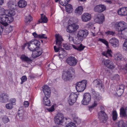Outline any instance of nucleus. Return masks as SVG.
<instances>
[{"label":"nucleus","instance_id":"f257e3e1","mask_svg":"<svg viewBox=\"0 0 127 127\" xmlns=\"http://www.w3.org/2000/svg\"><path fill=\"white\" fill-rule=\"evenodd\" d=\"M55 36L56 38V44L58 45L59 47L57 48L56 46H54V50L56 52H57L60 50L59 55V57L64 58L66 55V53L64 49L62 47H62L61 41H63V39L61 37L59 36L57 34H56Z\"/></svg>","mask_w":127,"mask_h":127},{"label":"nucleus","instance_id":"f03ea898","mask_svg":"<svg viewBox=\"0 0 127 127\" xmlns=\"http://www.w3.org/2000/svg\"><path fill=\"white\" fill-rule=\"evenodd\" d=\"M88 33L87 30H81L78 31L74 41V43L76 44L80 43L86 37Z\"/></svg>","mask_w":127,"mask_h":127},{"label":"nucleus","instance_id":"7ed1b4c3","mask_svg":"<svg viewBox=\"0 0 127 127\" xmlns=\"http://www.w3.org/2000/svg\"><path fill=\"white\" fill-rule=\"evenodd\" d=\"M13 20V18L12 17L10 16L7 13L1 15L0 16V23L5 26L8 25V23L12 22Z\"/></svg>","mask_w":127,"mask_h":127},{"label":"nucleus","instance_id":"20e7f679","mask_svg":"<svg viewBox=\"0 0 127 127\" xmlns=\"http://www.w3.org/2000/svg\"><path fill=\"white\" fill-rule=\"evenodd\" d=\"M74 74V70L72 67L69 68L66 71H63L62 78L65 81H67L72 77V75Z\"/></svg>","mask_w":127,"mask_h":127},{"label":"nucleus","instance_id":"39448f33","mask_svg":"<svg viewBox=\"0 0 127 127\" xmlns=\"http://www.w3.org/2000/svg\"><path fill=\"white\" fill-rule=\"evenodd\" d=\"M114 27L118 32H122L125 30L127 31V24L124 21L116 22L115 24Z\"/></svg>","mask_w":127,"mask_h":127},{"label":"nucleus","instance_id":"423d86ee","mask_svg":"<svg viewBox=\"0 0 127 127\" xmlns=\"http://www.w3.org/2000/svg\"><path fill=\"white\" fill-rule=\"evenodd\" d=\"M87 82L86 80H83L76 83V88L77 91L79 92L83 91L85 89Z\"/></svg>","mask_w":127,"mask_h":127},{"label":"nucleus","instance_id":"0eeeda50","mask_svg":"<svg viewBox=\"0 0 127 127\" xmlns=\"http://www.w3.org/2000/svg\"><path fill=\"white\" fill-rule=\"evenodd\" d=\"M93 83L98 90L103 91H104L103 85L102 81L99 79H97L94 81Z\"/></svg>","mask_w":127,"mask_h":127},{"label":"nucleus","instance_id":"6e6552de","mask_svg":"<svg viewBox=\"0 0 127 127\" xmlns=\"http://www.w3.org/2000/svg\"><path fill=\"white\" fill-rule=\"evenodd\" d=\"M91 100V96L90 94L88 93H85L82 101V103L84 105H87L89 103Z\"/></svg>","mask_w":127,"mask_h":127},{"label":"nucleus","instance_id":"1a4fd4ad","mask_svg":"<svg viewBox=\"0 0 127 127\" xmlns=\"http://www.w3.org/2000/svg\"><path fill=\"white\" fill-rule=\"evenodd\" d=\"M64 117L62 113L57 114L54 118V121L55 124L58 125L61 124L64 121Z\"/></svg>","mask_w":127,"mask_h":127},{"label":"nucleus","instance_id":"9d476101","mask_svg":"<svg viewBox=\"0 0 127 127\" xmlns=\"http://www.w3.org/2000/svg\"><path fill=\"white\" fill-rule=\"evenodd\" d=\"M98 118L101 122L105 123L107 119L106 114L103 111H101L98 113Z\"/></svg>","mask_w":127,"mask_h":127},{"label":"nucleus","instance_id":"9b49d317","mask_svg":"<svg viewBox=\"0 0 127 127\" xmlns=\"http://www.w3.org/2000/svg\"><path fill=\"white\" fill-rule=\"evenodd\" d=\"M67 64L71 66H74L77 64V61L74 57L70 56L68 57L66 60Z\"/></svg>","mask_w":127,"mask_h":127},{"label":"nucleus","instance_id":"f8f14e48","mask_svg":"<svg viewBox=\"0 0 127 127\" xmlns=\"http://www.w3.org/2000/svg\"><path fill=\"white\" fill-rule=\"evenodd\" d=\"M78 95L76 93H72L69 96L70 99L68 100L69 104L70 105H72L76 101Z\"/></svg>","mask_w":127,"mask_h":127},{"label":"nucleus","instance_id":"ddd939ff","mask_svg":"<svg viewBox=\"0 0 127 127\" xmlns=\"http://www.w3.org/2000/svg\"><path fill=\"white\" fill-rule=\"evenodd\" d=\"M78 28V25L73 24L69 25L67 27V31L68 32L72 33L76 31Z\"/></svg>","mask_w":127,"mask_h":127},{"label":"nucleus","instance_id":"4468645a","mask_svg":"<svg viewBox=\"0 0 127 127\" xmlns=\"http://www.w3.org/2000/svg\"><path fill=\"white\" fill-rule=\"evenodd\" d=\"M9 97V95L6 93H1L0 94V101L5 103L8 101Z\"/></svg>","mask_w":127,"mask_h":127},{"label":"nucleus","instance_id":"2eb2a0df","mask_svg":"<svg viewBox=\"0 0 127 127\" xmlns=\"http://www.w3.org/2000/svg\"><path fill=\"white\" fill-rule=\"evenodd\" d=\"M91 92L92 94L93 98L95 100H99L101 99L100 95L97 94L94 89H91Z\"/></svg>","mask_w":127,"mask_h":127},{"label":"nucleus","instance_id":"dca6fc26","mask_svg":"<svg viewBox=\"0 0 127 127\" xmlns=\"http://www.w3.org/2000/svg\"><path fill=\"white\" fill-rule=\"evenodd\" d=\"M81 18L82 21L83 22H87L91 20V16L89 13H85L82 15Z\"/></svg>","mask_w":127,"mask_h":127},{"label":"nucleus","instance_id":"f3484780","mask_svg":"<svg viewBox=\"0 0 127 127\" xmlns=\"http://www.w3.org/2000/svg\"><path fill=\"white\" fill-rule=\"evenodd\" d=\"M95 22L100 24H102L104 20V16L103 14L97 15L94 20Z\"/></svg>","mask_w":127,"mask_h":127},{"label":"nucleus","instance_id":"a211bd4d","mask_svg":"<svg viewBox=\"0 0 127 127\" xmlns=\"http://www.w3.org/2000/svg\"><path fill=\"white\" fill-rule=\"evenodd\" d=\"M42 88L45 96L50 97L51 94L50 88L47 85H45Z\"/></svg>","mask_w":127,"mask_h":127},{"label":"nucleus","instance_id":"6ab92c4d","mask_svg":"<svg viewBox=\"0 0 127 127\" xmlns=\"http://www.w3.org/2000/svg\"><path fill=\"white\" fill-rule=\"evenodd\" d=\"M118 14L121 16L127 15V7H123L120 8L118 11Z\"/></svg>","mask_w":127,"mask_h":127},{"label":"nucleus","instance_id":"aec40b11","mask_svg":"<svg viewBox=\"0 0 127 127\" xmlns=\"http://www.w3.org/2000/svg\"><path fill=\"white\" fill-rule=\"evenodd\" d=\"M106 9L105 6L103 5H99L96 6L94 9L95 11L101 12H103Z\"/></svg>","mask_w":127,"mask_h":127},{"label":"nucleus","instance_id":"412c9836","mask_svg":"<svg viewBox=\"0 0 127 127\" xmlns=\"http://www.w3.org/2000/svg\"><path fill=\"white\" fill-rule=\"evenodd\" d=\"M104 64L105 66L109 69H112L114 68V66L112 62L110 60H105Z\"/></svg>","mask_w":127,"mask_h":127},{"label":"nucleus","instance_id":"4be33fe9","mask_svg":"<svg viewBox=\"0 0 127 127\" xmlns=\"http://www.w3.org/2000/svg\"><path fill=\"white\" fill-rule=\"evenodd\" d=\"M109 42L115 47H118L119 45V41L116 38H112L110 40Z\"/></svg>","mask_w":127,"mask_h":127},{"label":"nucleus","instance_id":"5701e85b","mask_svg":"<svg viewBox=\"0 0 127 127\" xmlns=\"http://www.w3.org/2000/svg\"><path fill=\"white\" fill-rule=\"evenodd\" d=\"M40 15L41 18L38 21L37 24L40 23H46L48 21V19L45 15L43 14H41Z\"/></svg>","mask_w":127,"mask_h":127},{"label":"nucleus","instance_id":"b1692460","mask_svg":"<svg viewBox=\"0 0 127 127\" xmlns=\"http://www.w3.org/2000/svg\"><path fill=\"white\" fill-rule=\"evenodd\" d=\"M25 113L24 111L23 110H19L18 114L17 115V117H19L20 120L24 121L25 119L24 118V115Z\"/></svg>","mask_w":127,"mask_h":127},{"label":"nucleus","instance_id":"393cba45","mask_svg":"<svg viewBox=\"0 0 127 127\" xmlns=\"http://www.w3.org/2000/svg\"><path fill=\"white\" fill-rule=\"evenodd\" d=\"M43 52V50L42 48H40L38 51H36L35 50L33 52L32 54H33L34 57H37L40 56Z\"/></svg>","mask_w":127,"mask_h":127},{"label":"nucleus","instance_id":"a878e982","mask_svg":"<svg viewBox=\"0 0 127 127\" xmlns=\"http://www.w3.org/2000/svg\"><path fill=\"white\" fill-rule=\"evenodd\" d=\"M49 97L47 96H44L43 98V102L44 104L46 106H51L50 101L49 99L48 98Z\"/></svg>","mask_w":127,"mask_h":127},{"label":"nucleus","instance_id":"bb28decb","mask_svg":"<svg viewBox=\"0 0 127 127\" xmlns=\"http://www.w3.org/2000/svg\"><path fill=\"white\" fill-rule=\"evenodd\" d=\"M73 48L75 49L78 51H81L83 50L85 46L83 45L82 44H80L77 45H72Z\"/></svg>","mask_w":127,"mask_h":127},{"label":"nucleus","instance_id":"cd10ccee","mask_svg":"<svg viewBox=\"0 0 127 127\" xmlns=\"http://www.w3.org/2000/svg\"><path fill=\"white\" fill-rule=\"evenodd\" d=\"M27 44L28 45V49L31 51L33 52L35 50H37V49L38 48H36V47L34 46V45L32 44L30 42L28 43Z\"/></svg>","mask_w":127,"mask_h":127},{"label":"nucleus","instance_id":"c85d7f7f","mask_svg":"<svg viewBox=\"0 0 127 127\" xmlns=\"http://www.w3.org/2000/svg\"><path fill=\"white\" fill-rule=\"evenodd\" d=\"M127 112L126 111V108L125 109L123 108H121L120 110V115L121 116L124 118H127V115L126 114Z\"/></svg>","mask_w":127,"mask_h":127},{"label":"nucleus","instance_id":"c756f323","mask_svg":"<svg viewBox=\"0 0 127 127\" xmlns=\"http://www.w3.org/2000/svg\"><path fill=\"white\" fill-rule=\"evenodd\" d=\"M114 58L116 60L118 61L122 60L124 59L122 55L120 53H118L115 54Z\"/></svg>","mask_w":127,"mask_h":127},{"label":"nucleus","instance_id":"7c9ffc66","mask_svg":"<svg viewBox=\"0 0 127 127\" xmlns=\"http://www.w3.org/2000/svg\"><path fill=\"white\" fill-rule=\"evenodd\" d=\"M83 8L81 6H80L77 7L75 11V13L77 15H81L82 13Z\"/></svg>","mask_w":127,"mask_h":127},{"label":"nucleus","instance_id":"2f4dec72","mask_svg":"<svg viewBox=\"0 0 127 127\" xmlns=\"http://www.w3.org/2000/svg\"><path fill=\"white\" fill-rule=\"evenodd\" d=\"M31 43L34 45L36 47V48H39V46L40 45V42L37 40H32L29 42Z\"/></svg>","mask_w":127,"mask_h":127},{"label":"nucleus","instance_id":"473e14b6","mask_svg":"<svg viewBox=\"0 0 127 127\" xmlns=\"http://www.w3.org/2000/svg\"><path fill=\"white\" fill-rule=\"evenodd\" d=\"M27 5V2L24 0H20L18 2V5L20 7H24L26 6Z\"/></svg>","mask_w":127,"mask_h":127},{"label":"nucleus","instance_id":"72a5a7b5","mask_svg":"<svg viewBox=\"0 0 127 127\" xmlns=\"http://www.w3.org/2000/svg\"><path fill=\"white\" fill-rule=\"evenodd\" d=\"M66 11L69 13H71L73 11V8L72 5L69 4L65 5Z\"/></svg>","mask_w":127,"mask_h":127},{"label":"nucleus","instance_id":"f704fd0d","mask_svg":"<svg viewBox=\"0 0 127 127\" xmlns=\"http://www.w3.org/2000/svg\"><path fill=\"white\" fill-rule=\"evenodd\" d=\"M124 86V85H121L117 87L118 93L120 92V94H122L123 92Z\"/></svg>","mask_w":127,"mask_h":127},{"label":"nucleus","instance_id":"c9c22d12","mask_svg":"<svg viewBox=\"0 0 127 127\" xmlns=\"http://www.w3.org/2000/svg\"><path fill=\"white\" fill-rule=\"evenodd\" d=\"M8 6L9 8L13 9L16 8V5L11 1H9L8 3Z\"/></svg>","mask_w":127,"mask_h":127},{"label":"nucleus","instance_id":"e433bc0d","mask_svg":"<svg viewBox=\"0 0 127 127\" xmlns=\"http://www.w3.org/2000/svg\"><path fill=\"white\" fill-rule=\"evenodd\" d=\"M21 59L22 61L27 62L32 61V60L24 55H22L21 57Z\"/></svg>","mask_w":127,"mask_h":127},{"label":"nucleus","instance_id":"4c0bfd02","mask_svg":"<svg viewBox=\"0 0 127 127\" xmlns=\"http://www.w3.org/2000/svg\"><path fill=\"white\" fill-rule=\"evenodd\" d=\"M111 50L108 49L107 51L106 52H103L102 53V55L105 56L106 57H108V56L110 57L112 56V55L111 54Z\"/></svg>","mask_w":127,"mask_h":127},{"label":"nucleus","instance_id":"58836bf2","mask_svg":"<svg viewBox=\"0 0 127 127\" xmlns=\"http://www.w3.org/2000/svg\"><path fill=\"white\" fill-rule=\"evenodd\" d=\"M32 17L30 15H29L27 16L26 17L25 21L26 23H29L32 20Z\"/></svg>","mask_w":127,"mask_h":127},{"label":"nucleus","instance_id":"ea45409f","mask_svg":"<svg viewBox=\"0 0 127 127\" xmlns=\"http://www.w3.org/2000/svg\"><path fill=\"white\" fill-rule=\"evenodd\" d=\"M73 45H69L67 44H63L62 45V46L66 50H70L72 48V47Z\"/></svg>","mask_w":127,"mask_h":127},{"label":"nucleus","instance_id":"a19ab883","mask_svg":"<svg viewBox=\"0 0 127 127\" xmlns=\"http://www.w3.org/2000/svg\"><path fill=\"white\" fill-rule=\"evenodd\" d=\"M69 0H61L60 1V2L61 5L65 6L68 3Z\"/></svg>","mask_w":127,"mask_h":127},{"label":"nucleus","instance_id":"79ce46f5","mask_svg":"<svg viewBox=\"0 0 127 127\" xmlns=\"http://www.w3.org/2000/svg\"><path fill=\"white\" fill-rule=\"evenodd\" d=\"M117 114L116 111H113L112 112V118L114 121H115L117 118Z\"/></svg>","mask_w":127,"mask_h":127},{"label":"nucleus","instance_id":"37998d69","mask_svg":"<svg viewBox=\"0 0 127 127\" xmlns=\"http://www.w3.org/2000/svg\"><path fill=\"white\" fill-rule=\"evenodd\" d=\"M7 10H5L3 8H0V15L1 16L5 13H7Z\"/></svg>","mask_w":127,"mask_h":127},{"label":"nucleus","instance_id":"c03bdc74","mask_svg":"<svg viewBox=\"0 0 127 127\" xmlns=\"http://www.w3.org/2000/svg\"><path fill=\"white\" fill-rule=\"evenodd\" d=\"M118 125L119 127H127V124H124L122 121H120L118 123Z\"/></svg>","mask_w":127,"mask_h":127},{"label":"nucleus","instance_id":"a18cd8bd","mask_svg":"<svg viewBox=\"0 0 127 127\" xmlns=\"http://www.w3.org/2000/svg\"><path fill=\"white\" fill-rule=\"evenodd\" d=\"M48 67L52 70H54L56 69V67L53 63H51L48 65Z\"/></svg>","mask_w":127,"mask_h":127},{"label":"nucleus","instance_id":"49530a36","mask_svg":"<svg viewBox=\"0 0 127 127\" xmlns=\"http://www.w3.org/2000/svg\"><path fill=\"white\" fill-rule=\"evenodd\" d=\"M5 107L7 109H11L13 107L12 103H7L6 104Z\"/></svg>","mask_w":127,"mask_h":127},{"label":"nucleus","instance_id":"de8ad7c7","mask_svg":"<svg viewBox=\"0 0 127 127\" xmlns=\"http://www.w3.org/2000/svg\"><path fill=\"white\" fill-rule=\"evenodd\" d=\"M7 13H8V15L12 17V16L14 15L15 14V11L13 10H10L8 12L7 11Z\"/></svg>","mask_w":127,"mask_h":127},{"label":"nucleus","instance_id":"09e8293b","mask_svg":"<svg viewBox=\"0 0 127 127\" xmlns=\"http://www.w3.org/2000/svg\"><path fill=\"white\" fill-rule=\"evenodd\" d=\"M99 40L100 41L102 42V43H104L106 46L108 47V42L105 40L103 39L99 38Z\"/></svg>","mask_w":127,"mask_h":127},{"label":"nucleus","instance_id":"8fccbe9b","mask_svg":"<svg viewBox=\"0 0 127 127\" xmlns=\"http://www.w3.org/2000/svg\"><path fill=\"white\" fill-rule=\"evenodd\" d=\"M94 103L92 104V105L90 107H89V109H92L94 108L97 105V103L96 102V101L98 100H95Z\"/></svg>","mask_w":127,"mask_h":127},{"label":"nucleus","instance_id":"3c124183","mask_svg":"<svg viewBox=\"0 0 127 127\" xmlns=\"http://www.w3.org/2000/svg\"><path fill=\"white\" fill-rule=\"evenodd\" d=\"M2 121L4 123H7L9 121V119L7 116H4L2 118Z\"/></svg>","mask_w":127,"mask_h":127},{"label":"nucleus","instance_id":"603ef678","mask_svg":"<svg viewBox=\"0 0 127 127\" xmlns=\"http://www.w3.org/2000/svg\"><path fill=\"white\" fill-rule=\"evenodd\" d=\"M66 127H76V125L73 123H70L67 124Z\"/></svg>","mask_w":127,"mask_h":127},{"label":"nucleus","instance_id":"864d4df0","mask_svg":"<svg viewBox=\"0 0 127 127\" xmlns=\"http://www.w3.org/2000/svg\"><path fill=\"white\" fill-rule=\"evenodd\" d=\"M21 84H22L24 82L26 81L27 80V78L26 76H24L21 78Z\"/></svg>","mask_w":127,"mask_h":127},{"label":"nucleus","instance_id":"5fc2aeb1","mask_svg":"<svg viewBox=\"0 0 127 127\" xmlns=\"http://www.w3.org/2000/svg\"><path fill=\"white\" fill-rule=\"evenodd\" d=\"M105 34L107 35H111L114 36L115 35V33L113 32L109 31L106 32Z\"/></svg>","mask_w":127,"mask_h":127},{"label":"nucleus","instance_id":"6e6d98bb","mask_svg":"<svg viewBox=\"0 0 127 127\" xmlns=\"http://www.w3.org/2000/svg\"><path fill=\"white\" fill-rule=\"evenodd\" d=\"M45 34H38V38H47V37L45 36Z\"/></svg>","mask_w":127,"mask_h":127},{"label":"nucleus","instance_id":"4d7b16f0","mask_svg":"<svg viewBox=\"0 0 127 127\" xmlns=\"http://www.w3.org/2000/svg\"><path fill=\"white\" fill-rule=\"evenodd\" d=\"M124 49L127 51V39H126L123 44V45Z\"/></svg>","mask_w":127,"mask_h":127},{"label":"nucleus","instance_id":"13d9d810","mask_svg":"<svg viewBox=\"0 0 127 127\" xmlns=\"http://www.w3.org/2000/svg\"><path fill=\"white\" fill-rule=\"evenodd\" d=\"M49 112H52L54 111V106L52 105L50 108H49L46 109Z\"/></svg>","mask_w":127,"mask_h":127},{"label":"nucleus","instance_id":"bf43d9fd","mask_svg":"<svg viewBox=\"0 0 127 127\" xmlns=\"http://www.w3.org/2000/svg\"><path fill=\"white\" fill-rule=\"evenodd\" d=\"M3 27L0 24V35L1 34L2 32L3 31Z\"/></svg>","mask_w":127,"mask_h":127},{"label":"nucleus","instance_id":"052dcab7","mask_svg":"<svg viewBox=\"0 0 127 127\" xmlns=\"http://www.w3.org/2000/svg\"><path fill=\"white\" fill-rule=\"evenodd\" d=\"M24 105L25 107H28L29 105V103L28 101H25L24 102Z\"/></svg>","mask_w":127,"mask_h":127},{"label":"nucleus","instance_id":"680f3d73","mask_svg":"<svg viewBox=\"0 0 127 127\" xmlns=\"http://www.w3.org/2000/svg\"><path fill=\"white\" fill-rule=\"evenodd\" d=\"M69 39L70 41H72L74 43V41L75 40V39L74 40L73 38L71 36H70V35L69 37Z\"/></svg>","mask_w":127,"mask_h":127},{"label":"nucleus","instance_id":"e2e57ef3","mask_svg":"<svg viewBox=\"0 0 127 127\" xmlns=\"http://www.w3.org/2000/svg\"><path fill=\"white\" fill-rule=\"evenodd\" d=\"M32 35L34 36V37L35 38H38V35L35 32H34L32 33Z\"/></svg>","mask_w":127,"mask_h":127},{"label":"nucleus","instance_id":"0e129e2a","mask_svg":"<svg viewBox=\"0 0 127 127\" xmlns=\"http://www.w3.org/2000/svg\"><path fill=\"white\" fill-rule=\"evenodd\" d=\"M16 101V100L15 99H12L11 100V103H14Z\"/></svg>","mask_w":127,"mask_h":127},{"label":"nucleus","instance_id":"69168bd1","mask_svg":"<svg viewBox=\"0 0 127 127\" xmlns=\"http://www.w3.org/2000/svg\"><path fill=\"white\" fill-rule=\"evenodd\" d=\"M4 2L3 0H0V5H1L3 4Z\"/></svg>","mask_w":127,"mask_h":127},{"label":"nucleus","instance_id":"338daca9","mask_svg":"<svg viewBox=\"0 0 127 127\" xmlns=\"http://www.w3.org/2000/svg\"><path fill=\"white\" fill-rule=\"evenodd\" d=\"M91 34L93 35L94 36H95V33L92 32H91Z\"/></svg>","mask_w":127,"mask_h":127},{"label":"nucleus","instance_id":"774afa93","mask_svg":"<svg viewBox=\"0 0 127 127\" xmlns=\"http://www.w3.org/2000/svg\"><path fill=\"white\" fill-rule=\"evenodd\" d=\"M124 69L127 71V65L125 67Z\"/></svg>","mask_w":127,"mask_h":127}]
</instances>
